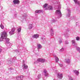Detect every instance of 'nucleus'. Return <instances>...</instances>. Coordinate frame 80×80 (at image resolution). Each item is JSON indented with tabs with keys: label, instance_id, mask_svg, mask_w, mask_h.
<instances>
[{
	"label": "nucleus",
	"instance_id": "1",
	"mask_svg": "<svg viewBox=\"0 0 80 80\" xmlns=\"http://www.w3.org/2000/svg\"><path fill=\"white\" fill-rule=\"evenodd\" d=\"M1 37L0 38V41H1V42L3 41V39H6V42H8L10 41V39L7 38L8 35H7V32L4 31L2 32V34H1Z\"/></svg>",
	"mask_w": 80,
	"mask_h": 80
},
{
	"label": "nucleus",
	"instance_id": "2",
	"mask_svg": "<svg viewBox=\"0 0 80 80\" xmlns=\"http://www.w3.org/2000/svg\"><path fill=\"white\" fill-rule=\"evenodd\" d=\"M14 4H19L20 3V1L18 0H13V1Z\"/></svg>",
	"mask_w": 80,
	"mask_h": 80
},
{
	"label": "nucleus",
	"instance_id": "3",
	"mask_svg": "<svg viewBox=\"0 0 80 80\" xmlns=\"http://www.w3.org/2000/svg\"><path fill=\"white\" fill-rule=\"evenodd\" d=\"M57 12L58 14L60 15V17H61L62 16V13H61V11L60 10H57L56 11Z\"/></svg>",
	"mask_w": 80,
	"mask_h": 80
},
{
	"label": "nucleus",
	"instance_id": "4",
	"mask_svg": "<svg viewBox=\"0 0 80 80\" xmlns=\"http://www.w3.org/2000/svg\"><path fill=\"white\" fill-rule=\"evenodd\" d=\"M52 9L53 7H52V6H49L46 8V10H50Z\"/></svg>",
	"mask_w": 80,
	"mask_h": 80
},
{
	"label": "nucleus",
	"instance_id": "5",
	"mask_svg": "<svg viewBox=\"0 0 80 80\" xmlns=\"http://www.w3.org/2000/svg\"><path fill=\"white\" fill-rule=\"evenodd\" d=\"M43 12V11H42V10H37L35 11V13H41V12Z\"/></svg>",
	"mask_w": 80,
	"mask_h": 80
},
{
	"label": "nucleus",
	"instance_id": "6",
	"mask_svg": "<svg viewBox=\"0 0 80 80\" xmlns=\"http://www.w3.org/2000/svg\"><path fill=\"white\" fill-rule=\"evenodd\" d=\"M22 67L23 69H27L28 68V66L26 65L25 64H23L22 65Z\"/></svg>",
	"mask_w": 80,
	"mask_h": 80
},
{
	"label": "nucleus",
	"instance_id": "7",
	"mask_svg": "<svg viewBox=\"0 0 80 80\" xmlns=\"http://www.w3.org/2000/svg\"><path fill=\"white\" fill-rule=\"evenodd\" d=\"M39 36H38V34H35L34 35V36H33L32 37L34 38H38Z\"/></svg>",
	"mask_w": 80,
	"mask_h": 80
},
{
	"label": "nucleus",
	"instance_id": "8",
	"mask_svg": "<svg viewBox=\"0 0 80 80\" xmlns=\"http://www.w3.org/2000/svg\"><path fill=\"white\" fill-rule=\"evenodd\" d=\"M62 74H58V77L59 78H62Z\"/></svg>",
	"mask_w": 80,
	"mask_h": 80
},
{
	"label": "nucleus",
	"instance_id": "9",
	"mask_svg": "<svg viewBox=\"0 0 80 80\" xmlns=\"http://www.w3.org/2000/svg\"><path fill=\"white\" fill-rule=\"evenodd\" d=\"M75 3H77L78 5H80V2L78 1L77 0H74Z\"/></svg>",
	"mask_w": 80,
	"mask_h": 80
},
{
	"label": "nucleus",
	"instance_id": "10",
	"mask_svg": "<svg viewBox=\"0 0 80 80\" xmlns=\"http://www.w3.org/2000/svg\"><path fill=\"white\" fill-rule=\"evenodd\" d=\"M32 27H33V26L32 24L29 25V29H32Z\"/></svg>",
	"mask_w": 80,
	"mask_h": 80
},
{
	"label": "nucleus",
	"instance_id": "11",
	"mask_svg": "<svg viewBox=\"0 0 80 80\" xmlns=\"http://www.w3.org/2000/svg\"><path fill=\"white\" fill-rule=\"evenodd\" d=\"M48 5V4L47 3H45V4L43 5V8H45V7H47V6Z\"/></svg>",
	"mask_w": 80,
	"mask_h": 80
},
{
	"label": "nucleus",
	"instance_id": "12",
	"mask_svg": "<svg viewBox=\"0 0 80 80\" xmlns=\"http://www.w3.org/2000/svg\"><path fill=\"white\" fill-rule=\"evenodd\" d=\"M21 30H22V28H20L18 30V32H21Z\"/></svg>",
	"mask_w": 80,
	"mask_h": 80
},
{
	"label": "nucleus",
	"instance_id": "13",
	"mask_svg": "<svg viewBox=\"0 0 80 80\" xmlns=\"http://www.w3.org/2000/svg\"><path fill=\"white\" fill-rule=\"evenodd\" d=\"M0 27L2 29H3V28H4V27H3V24H1L0 25Z\"/></svg>",
	"mask_w": 80,
	"mask_h": 80
},
{
	"label": "nucleus",
	"instance_id": "14",
	"mask_svg": "<svg viewBox=\"0 0 80 80\" xmlns=\"http://www.w3.org/2000/svg\"><path fill=\"white\" fill-rule=\"evenodd\" d=\"M58 60H59V59H58V58L56 57V62H58Z\"/></svg>",
	"mask_w": 80,
	"mask_h": 80
},
{
	"label": "nucleus",
	"instance_id": "15",
	"mask_svg": "<svg viewBox=\"0 0 80 80\" xmlns=\"http://www.w3.org/2000/svg\"><path fill=\"white\" fill-rule=\"evenodd\" d=\"M42 48V46H41V45L40 44H38V48Z\"/></svg>",
	"mask_w": 80,
	"mask_h": 80
},
{
	"label": "nucleus",
	"instance_id": "16",
	"mask_svg": "<svg viewBox=\"0 0 80 80\" xmlns=\"http://www.w3.org/2000/svg\"><path fill=\"white\" fill-rule=\"evenodd\" d=\"M9 33L10 34H11V35H13V32L12 31L9 32Z\"/></svg>",
	"mask_w": 80,
	"mask_h": 80
},
{
	"label": "nucleus",
	"instance_id": "17",
	"mask_svg": "<svg viewBox=\"0 0 80 80\" xmlns=\"http://www.w3.org/2000/svg\"><path fill=\"white\" fill-rule=\"evenodd\" d=\"M45 62V59H41V62Z\"/></svg>",
	"mask_w": 80,
	"mask_h": 80
},
{
	"label": "nucleus",
	"instance_id": "18",
	"mask_svg": "<svg viewBox=\"0 0 80 80\" xmlns=\"http://www.w3.org/2000/svg\"><path fill=\"white\" fill-rule=\"evenodd\" d=\"M76 39L78 41V40H80V37H77L76 38Z\"/></svg>",
	"mask_w": 80,
	"mask_h": 80
},
{
	"label": "nucleus",
	"instance_id": "19",
	"mask_svg": "<svg viewBox=\"0 0 80 80\" xmlns=\"http://www.w3.org/2000/svg\"><path fill=\"white\" fill-rule=\"evenodd\" d=\"M15 30V28H13L12 29L11 31H12V32H14Z\"/></svg>",
	"mask_w": 80,
	"mask_h": 80
},
{
	"label": "nucleus",
	"instance_id": "20",
	"mask_svg": "<svg viewBox=\"0 0 80 80\" xmlns=\"http://www.w3.org/2000/svg\"><path fill=\"white\" fill-rule=\"evenodd\" d=\"M37 61L38 62H41V58H38L37 59Z\"/></svg>",
	"mask_w": 80,
	"mask_h": 80
},
{
	"label": "nucleus",
	"instance_id": "21",
	"mask_svg": "<svg viewBox=\"0 0 80 80\" xmlns=\"http://www.w3.org/2000/svg\"><path fill=\"white\" fill-rule=\"evenodd\" d=\"M67 63H70V60H69V59L67 60Z\"/></svg>",
	"mask_w": 80,
	"mask_h": 80
},
{
	"label": "nucleus",
	"instance_id": "22",
	"mask_svg": "<svg viewBox=\"0 0 80 80\" xmlns=\"http://www.w3.org/2000/svg\"><path fill=\"white\" fill-rule=\"evenodd\" d=\"M72 43H75V41L74 40H73L72 41Z\"/></svg>",
	"mask_w": 80,
	"mask_h": 80
},
{
	"label": "nucleus",
	"instance_id": "23",
	"mask_svg": "<svg viewBox=\"0 0 80 80\" xmlns=\"http://www.w3.org/2000/svg\"><path fill=\"white\" fill-rule=\"evenodd\" d=\"M48 75V73H47V74H46L45 75V77H47V75Z\"/></svg>",
	"mask_w": 80,
	"mask_h": 80
},
{
	"label": "nucleus",
	"instance_id": "24",
	"mask_svg": "<svg viewBox=\"0 0 80 80\" xmlns=\"http://www.w3.org/2000/svg\"><path fill=\"white\" fill-rule=\"evenodd\" d=\"M76 73L77 74H79V72L78 71H77Z\"/></svg>",
	"mask_w": 80,
	"mask_h": 80
},
{
	"label": "nucleus",
	"instance_id": "25",
	"mask_svg": "<svg viewBox=\"0 0 80 80\" xmlns=\"http://www.w3.org/2000/svg\"><path fill=\"white\" fill-rule=\"evenodd\" d=\"M59 65H60V67H62V66H63V65L61 64H59Z\"/></svg>",
	"mask_w": 80,
	"mask_h": 80
},
{
	"label": "nucleus",
	"instance_id": "26",
	"mask_svg": "<svg viewBox=\"0 0 80 80\" xmlns=\"http://www.w3.org/2000/svg\"><path fill=\"white\" fill-rule=\"evenodd\" d=\"M44 73H47V71L45 70L44 71Z\"/></svg>",
	"mask_w": 80,
	"mask_h": 80
},
{
	"label": "nucleus",
	"instance_id": "27",
	"mask_svg": "<svg viewBox=\"0 0 80 80\" xmlns=\"http://www.w3.org/2000/svg\"><path fill=\"white\" fill-rule=\"evenodd\" d=\"M2 51V49H0V53H1V52Z\"/></svg>",
	"mask_w": 80,
	"mask_h": 80
},
{
	"label": "nucleus",
	"instance_id": "28",
	"mask_svg": "<svg viewBox=\"0 0 80 80\" xmlns=\"http://www.w3.org/2000/svg\"><path fill=\"white\" fill-rule=\"evenodd\" d=\"M63 49L62 48L60 50L61 51H63Z\"/></svg>",
	"mask_w": 80,
	"mask_h": 80
},
{
	"label": "nucleus",
	"instance_id": "29",
	"mask_svg": "<svg viewBox=\"0 0 80 80\" xmlns=\"http://www.w3.org/2000/svg\"><path fill=\"white\" fill-rule=\"evenodd\" d=\"M59 43H62V41H59Z\"/></svg>",
	"mask_w": 80,
	"mask_h": 80
},
{
	"label": "nucleus",
	"instance_id": "30",
	"mask_svg": "<svg viewBox=\"0 0 80 80\" xmlns=\"http://www.w3.org/2000/svg\"><path fill=\"white\" fill-rule=\"evenodd\" d=\"M78 50H79V51L80 52V49H78Z\"/></svg>",
	"mask_w": 80,
	"mask_h": 80
},
{
	"label": "nucleus",
	"instance_id": "31",
	"mask_svg": "<svg viewBox=\"0 0 80 80\" xmlns=\"http://www.w3.org/2000/svg\"><path fill=\"white\" fill-rule=\"evenodd\" d=\"M70 80H73L72 79H70Z\"/></svg>",
	"mask_w": 80,
	"mask_h": 80
},
{
	"label": "nucleus",
	"instance_id": "32",
	"mask_svg": "<svg viewBox=\"0 0 80 80\" xmlns=\"http://www.w3.org/2000/svg\"><path fill=\"white\" fill-rule=\"evenodd\" d=\"M76 71H77V70H74V72H76Z\"/></svg>",
	"mask_w": 80,
	"mask_h": 80
},
{
	"label": "nucleus",
	"instance_id": "33",
	"mask_svg": "<svg viewBox=\"0 0 80 80\" xmlns=\"http://www.w3.org/2000/svg\"><path fill=\"white\" fill-rule=\"evenodd\" d=\"M67 44H68V43H67Z\"/></svg>",
	"mask_w": 80,
	"mask_h": 80
}]
</instances>
